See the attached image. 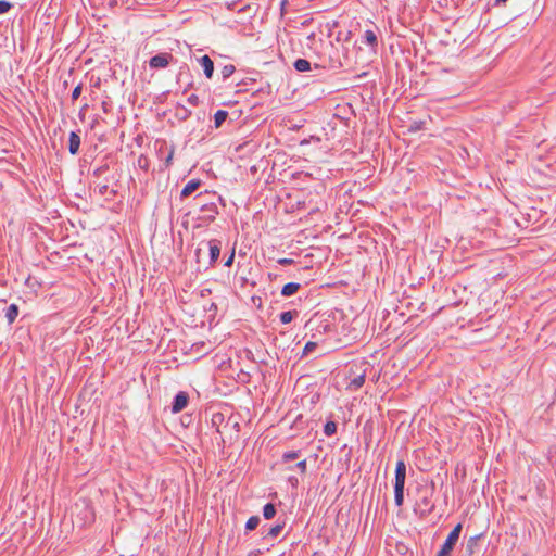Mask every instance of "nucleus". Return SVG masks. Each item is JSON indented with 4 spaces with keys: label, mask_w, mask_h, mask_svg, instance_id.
<instances>
[{
    "label": "nucleus",
    "mask_w": 556,
    "mask_h": 556,
    "mask_svg": "<svg viewBox=\"0 0 556 556\" xmlns=\"http://www.w3.org/2000/svg\"><path fill=\"white\" fill-rule=\"evenodd\" d=\"M218 204L226 206L225 200L217 193L208 194L207 203H201L199 219L204 223H211L215 220L219 214Z\"/></svg>",
    "instance_id": "obj_1"
},
{
    "label": "nucleus",
    "mask_w": 556,
    "mask_h": 556,
    "mask_svg": "<svg viewBox=\"0 0 556 556\" xmlns=\"http://www.w3.org/2000/svg\"><path fill=\"white\" fill-rule=\"evenodd\" d=\"M202 245L208 249L210 253V266H213L219 258L222 242L218 239H212L208 241H201L199 248L195 250V256L199 261L202 251Z\"/></svg>",
    "instance_id": "obj_2"
},
{
    "label": "nucleus",
    "mask_w": 556,
    "mask_h": 556,
    "mask_svg": "<svg viewBox=\"0 0 556 556\" xmlns=\"http://www.w3.org/2000/svg\"><path fill=\"white\" fill-rule=\"evenodd\" d=\"M462 528V523H457L453 528L437 556H451V552L453 551L454 546L456 545L459 539Z\"/></svg>",
    "instance_id": "obj_3"
},
{
    "label": "nucleus",
    "mask_w": 556,
    "mask_h": 556,
    "mask_svg": "<svg viewBox=\"0 0 556 556\" xmlns=\"http://www.w3.org/2000/svg\"><path fill=\"white\" fill-rule=\"evenodd\" d=\"M305 328H307L311 331H313L312 338L316 339V341L319 340V338H318L319 336L331 331V325L326 319L319 320V319H316V318H311L306 323Z\"/></svg>",
    "instance_id": "obj_4"
},
{
    "label": "nucleus",
    "mask_w": 556,
    "mask_h": 556,
    "mask_svg": "<svg viewBox=\"0 0 556 556\" xmlns=\"http://www.w3.org/2000/svg\"><path fill=\"white\" fill-rule=\"evenodd\" d=\"M174 60L172 53L161 52L149 60V66L152 70H161L165 68L169 65V63Z\"/></svg>",
    "instance_id": "obj_5"
},
{
    "label": "nucleus",
    "mask_w": 556,
    "mask_h": 556,
    "mask_svg": "<svg viewBox=\"0 0 556 556\" xmlns=\"http://www.w3.org/2000/svg\"><path fill=\"white\" fill-rule=\"evenodd\" d=\"M190 396L186 391H179L172 402V413L178 414L184 410L189 404Z\"/></svg>",
    "instance_id": "obj_6"
},
{
    "label": "nucleus",
    "mask_w": 556,
    "mask_h": 556,
    "mask_svg": "<svg viewBox=\"0 0 556 556\" xmlns=\"http://www.w3.org/2000/svg\"><path fill=\"white\" fill-rule=\"evenodd\" d=\"M406 464L403 459L396 462L394 473V489H405Z\"/></svg>",
    "instance_id": "obj_7"
},
{
    "label": "nucleus",
    "mask_w": 556,
    "mask_h": 556,
    "mask_svg": "<svg viewBox=\"0 0 556 556\" xmlns=\"http://www.w3.org/2000/svg\"><path fill=\"white\" fill-rule=\"evenodd\" d=\"M230 418L226 419L225 415L220 412H216L212 414L211 425L216 429V432L223 433V428H226L229 424Z\"/></svg>",
    "instance_id": "obj_8"
},
{
    "label": "nucleus",
    "mask_w": 556,
    "mask_h": 556,
    "mask_svg": "<svg viewBox=\"0 0 556 556\" xmlns=\"http://www.w3.org/2000/svg\"><path fill=\"white\" fill-rule=\"evenodd\" d=\"M198 61L203 68L205 77L211 79L214 74V62L212 61V59L205 54L201 56Z\"/></svg>",
    "instance_id": "obj_9"
},
{
    "label": "nucleus",
    "mask_w": 556,
    "mask_h": 556,
    "mask_svg": "<svg viewBox=\"0 0 556 556\" xmlns=\"http://www.w3.org/2000/svg\"><path fill=\"white\" fill-rule=\"evenodd\" d=\"M482 535L483 534H478L468 539L463 556H473L479 546V541L482 538Z\"/></svg>",
    "instance_id": "obj_10"
},
{
    "label": "nucleus",
    "mask_w": 556,
    "mask_h": 556,
    "mask_svg": "<svg viewBox=\"0 0 556 556\" xmlns=\"http://www.w3.org/2000/svg\"><path fill=\"white\" fill-rule=\"evenodd\" d=\"M201 186V180L200 179H191L189 180L185 187L182 188L181 192H180V198L181 199H185V198H188L189 195H191L194 191H197L199 189V187Z\"/></svg>",
    "instance_id": "obj_11"
},
{
    "label": "nucleus",
    "mask_w": 556,
    "mask_h": 556,
    "mask_svg": "<svg viewBox=\"0 0 556 556\" xmlns=\"http://www.w3.org/2000/svg\"><path fill=\"white\" fill-rule=\"evenodd\" d=\"M80 136L76 131H71L68 138V151L72 155H76L80 147Z\"/></svg>",
    "instance_id": "obj_12"
},
{
    "label": "nucleus",
    "mask_w": 556,
    "mask_h": 556,
    "mask_svg": "<svg viewBox=\"0 0 556 556\" xmlns=\"http://www.w3.org/2000/svg\"><path fill=\"white\" fill-rule=\"evenodd\" d=\"M363 42L375 49L378 46V38L374 30L367 29L363 36Z\"/></svg>",
    "instance_id": "obj_13"
},
{
    "label": "nucleus",
    "mask_w": 556,
    "mask_h": 556,
    "mask_svg": "<svg viewBox=\"0 0 556 556\" xmlns=\"http://www.w3.org/2000/svg\"><path fill=\"white\" fill-rule=\"evenodd\" d=\"M301 288V285L298 282H288L286 283L281 289V295L282 296H291L295 294Z\"/></svg>",
    "instance_id": "obj_14"
},
{
    "label": "nucleus",
    "mask_w": 556,
    "mask_h": 556,
    "mask_svg": "<svg viewBox=\"0 0 556 556\" xmlns=\"http://www.w3.org/2000/svg\"><path fill=\"white\" fill-rule=\"evenodd\" d=\"M418 506L422 507L421 513H420L421 517H426V516L430 515L434 509V505L431 504V502L428 497H422L420 500V502L418 503Z\"/></svg>",
    "instance_id": "obj_15"
},
{
    "label": "nucleus",
    "mask_w": 556,
    "mask_h": 556,
    "mask_svg": "<svg viewBox=\"0 0 556 556\" xmlns=\"http://www.w3.org/2000/svg\"><path fill=\"white\" fill-rule=\"evenodd\" d=\"M18 315V306L16 304H11L5 309V318L8 324H13Z\"/></svg>",
    "instance_id": "obj_16"
},
{
    "label": "nucleus",
    "mask_w": 556,
    "mask_h": 556,
    "mask_svg": "<svg viewBox=\"0 0 556 556\" xmlns=\"http://www.w3.org/2000/svg\"><path fill=\"white\" fill-rule=\"evenodd\" d=\"M301 455V451H287L281 455L280 463L287 465L290 462L296 460Z\"/></svg>",
    "instance_id": "obj_17"
},
{
    "label": "nucleus",
    "mask_w": 556,
    "mask_h": 556,
    "mask_svg": "<svg viewBox=\"0 0 556 556\" xmlns=\"http://www.w3.org/2000/svg\"><path fill=\"white\" fill-rule=\"evenodd\" d=\"M191 114H192L191 110L187 109L186 106H184L181 104H179L176 108L175 116L179 121H187L191 116Z\"/></svg>",
    "instance_id": "obj_18"
},
{
    "label": "nucleus",
    "mask_w": 556,
    "mask_h": 556,
    "mask_svg": "<svg viewBox=\"0 0 556 556\" xmlns=\"http://www.w3.org/2000/svg\"><path fill=\"white\" fill-rule=\"evenodd\" d=\"M293 66H294L295 71L301 72V73L307 72L312 68L311 62L307 61L306 59H296L293 63Z\"/></svg>",
    "instance_id": "obj_19"
},
{
    "label": "nucleus",
    "mask_w": 556,
    "mask_h": 556,
    "mask_svg": "<svg viewBox=\"0 0 556 556\" xmlns=\"http://www.w3.org/2000/svg\"><path fill=\"white\" fill-rule=\"evenodd\" d=\"M227 117H228V112L227 111L218 110L214 114V126H215V128H219L223 125V123L226 121Z\"/></svg>",
    "instance_id": "obj_20"
},
{
    "label": "nucleus",
    "mask_w": 556,
    "mask_h": 556,
    "mask_svg": "<svg viewBox=\"0 0 556 556\" xmlns=\"http://www.w3.org/2000/svg\"><path fill=\"white\" fill-rule=\"evenodd\" d=\"M299 315V312L293 309V311H286V312H282L280 315H279V319L282 324H289L291 323L295 317H298Z\"/></svg>",
    "instance_id": "obj_21"
},
{
    "label": "nucleus",
    "mask_w": 556,
    "mask_h": 556,
    "mask_svg": "<svg viewBox=\"0 0 556 556\" xmlns=\"http://www.w3.org/2000/svg\"><path fill=\"white\" fill-rule=\"evenodd\" d=\"M276 506L273 503H267L263 507V516L265 519H273L276 515Z\"/></svg>",
    "instance_id": "obj_22"
},
{
    "label": "nucleus",
    "mask_w": 556,
    "mask_h": 556,
    "mask_svg": "<svg viewBox=\"0 0 556 556\" xmlns=\"http://www.w3.org/2000/svg\"><path fill=\"white\" fill-rule=\"evenodd\" d=\"M136 166L143 172H148L150 168V160L147 155L140 154L137 159Z\"/></svg>",
    "instance_id": "obj_23"
},
{
    "label": "nucleus",
    "mask_w": 556,
    "mask_h": 556,
    "mask_svg": "<svg viewBox=\"0 0 556 556\" xmlns=\"http://www.w3.org/2000/svg\"><path fill=\"white\" fill-rule=\"evenodd\" d=\"M283 528H285V522H282V523H277V525H275L274 527H270V528H269V530H268V532L266 533V535H265V536H266V538H273V539H275V538H277V536L281 533V531H282V529H283Z\"/></svg>",
    "instance_id": "obj_24"
},
{
    "label": "nucleus",
    "mask_w": 556,
    "mask_h": 556,
    "mask_svg": "<svg viewBox=\"0 0 556 556\" xmlns=\"http://www.w3.org/2000/svg\"><path fill=\"white\" fill-rule=\"evenodd\" d=\"M293 469H298L302 475H305L306 470H307L306 459H302V460L298 462L294 466L289 465L286 467V470H293Z\"/></svg>",
    "instance_id": "obj_25"
},
{
    "label": "nucleus",
    "mask_w": 556,
    "mask_h": 556,
    "mask_svg": "<svg viewBox=\"0 0 556 556\" xmlns=\"http://www.w3.org/2000/svg\"><path fill=\"white\" fill-rule=\"evenodd\" d=\"M365 383V374L357 375L355 378H353L350 382V387L354 390L359 389Z\"/></svg>",
    "instance_id": "obj_26"
},
{
    "label": "nucleus",
    "mask_w": 556,
    "mask_h": 556,
    "mask_svg": "<svg viewBox=\"0 0 556 556\" xmlns=\"http://www.w3.org/2000/svg\"><path fill=\"white\" fill-rule=\"evenodd\" d=\"M260 522H261V519L258 516L250 517L245 523V530L247 531L255 530L257 528V526L260 525Z\"/></svg>",
    "instance_id": "obj_27"
},
{
    "label": "nucleus",
    "mask_w": 556,
    "mask_h": 556,
    "mask_svg": "<svg viewBox=\"0 0 556 556\" xmlns=\"http://www.w3.org/2000/svg\"><path fill=\"white\" fill-rule=\"evenodd\" d=\"M337 432V424L334 421H327L324 426V433L327 437H331Z\"/></svg>",
    "instance_id": "obj_28"
},
{
    "label": "nucleus",
    "mask_w": 556,
    "mask_h": 556,
    "mask_svg": "<svg viewBox=\"0 0 556 556\" xmlns=\"http://www.w3.org/2000/svg\"><path fill=\"white\" fill-rule=\"evenodd\" d=\"M395 505L401 507L404 503V489H394Z\"/></svg>",
    "instance_id": "obj_29"
},
{
    "label": "nucleus",
    "mask_w": 556,
    "mask_h": 556,
    "mask_svg": "<svg viewBox=\"0 0 556 556\" xmlns=\"http://www.w3.org/2000/svg\"><path fill=\"white\" fill-rule=\"evenodd\" d=\"M236 71V67L235 65L232 64H227L225 65L223 68H222V76H223V79H227L229 78Z\"/></svg>",
    "instance_id": "obj_30"
},
{
    "label": "nucleus",
    "mask_w": 556,
    "mask_h": 556,
    "mask_svg": "<svg viewBox=\"0 0 556 556\" xmlns=\"http://www.w3.org/2000/svg\"><path fill=\"white\" fill-rule=\"evenodd\" d=\"M212 192L211 191H205V192H201L199 193L194 200L197 202V205L199 206V208H201V203H207V200H208V194H211Z\"/></svg>",
    "instance_id": "obj_31"
},
{
    "label": "nucleus",
    "mask_w": 556,
    "mask_h": 556,
    "mask_svg": "<svg viewBox=\"0 0 556 556\" xmlns=\"http://www.w3.org/2000/svg\"><path fill=\"white\" fill-rule=\"evenodd\" d=\"M13 8V4L7 0H0V14L8 13Z\"/></svg>",
    "instance_id": "obj_32"
},
{
    "label": "nucleus",
    "mask_w": 556,
    "mask_h": 556,
    "mask_svg": "<svg viewBox=\"0 0 556 556\" xmlns=\"http://www.w3.org/2000/svg\"><path fill=\"white\" fill-rule=\"evenodd\" d=\"M109 170V165L108 164H104V165H101L97 168L93 169L92 172V175L94 177H100L101 175H103L104 173H106Z\"/></svg>",
    "instance_id": "obj_33"
},
{
    "label": "nucleus",
    "mask_w": 556,
    "mask_h": 556,
    "mask_svg": "<svg viewBox=\"0 0 556 556\" xmlns=\"http://www.w3.org/2000/svg\"><path fill=\"white\" fill-rule=\"evenodd\" d=\"M317 346V341H308L304 349H303V354L306 355L308 354L309 352H312L315 348Z\"/></svg>",
    "instance_id": "obj_34"
},
{
    "label": "nucleus",
    "mask_w": 556,
    "mask_h": 556,
    "mask_svg": "<svg viewBox=\"0 0 556 556\" xmlns=\"http://www.w3.org/2000/svg\"><path fill=\"white\" fill-rule=\"evenodd\" d=\"M173 156H174V148L172 147L169 149L167 156L164 160V168H168L172 165Z\"/></svg>",
    "instance_id": "obj_35"
},
{
    "label": "nucleus",
    "mask_w": 556,
    "mask_h": 556,
    "mask_svg": "<svg viewBox=\"0 0 556 556\" xmlns=\"http://www.w3.org/2000/svg\"><path fill=\"white\" fill-rule=\"evenodd\" d=\"M81 89H83L81 84H79L78 86H76V87L73 89V91H72V100H73V101H76V100L80 97V94H81Z\"/></svg>",
    "instance_id": "obj_36"
},
{
    "label": "nucleus",
    "mask_w": 556,
    "mask_h": 556,
    "mask_svg": "<svg viewBox=\"0 0 556 556\" xmlns=\"http://www.w3.org/2000/svg\"><path fill=\"white\" fill-rule=\"evenodd\" d=\"M187 102L192 106H198L200 103L199 97L194 93L190 94L187 99Z\"/></svg>",
    "instance_id": "obj_37"
},
{
    "label": "nucleus",
    "mask_w": 556,
    "mask_h": 556,
    "mask_svg": "<svg viewBox=\"0 0 556 556\" xmlns=\"http://www.w3.org/2000/svg\"><path fill=\"white\" fill-rule=\"evenodd\" d=\"M97 188H98V193L100 195H105L108 193V191H109V186L106 184L99 185Z\"/></svg>",
    "instance_id": "obj_38"
},
{
    "label": "nucleus",
    "mask_w": 556,
    "mask_h": 556,
    "mask_svg": "<svg viewBox=\"0 0 556 556\" xmlns=\"http://www.w3.org/2000/svg\"><path fill=\"white\" fill-rule=\"evenodd\" d=\"M278 264L282 265V266H287V265H292L294 264V260L292 258H279L277 261Z\"/></svg>",
    "instance_id": "obj_39"
},
{
    "label": "nucleus",
    "mask_w": 556,
    "mask_h": 556,
    "mask_svg": "<svg viewBox=\"0 0 556 556\" xmlns=\"http://www.w3.org/2000/svg\"><path fill=\"white\" fill-rule=\"evenodd\" d=\"M233 260H235V249H232V252L231 254L229 255V257L225 261V266L226 267H230L232 264H233Z\"/></svg>",
    "instance_id": "obj_40"
},
{
    "label": "nucleus",
    "mask_w": 556,
    "mask_h": 556,
    "mask_svg": "<svg viewBox=\"0 0 556 556\" xmlns=\"http://www.w3.org/2000/svg\"><path fill=\"white\" fill-rule=\"evenodd\" d=\"M288 481H289V483H290L292 486H294V488H296V486H298V484H299V480H298V478H296V477H294V476L289 477V478H288Z\"/></svg>",
    "instance_id": "obj_41"
},
{
    "label": "nucleus",
    "mask_w": 556,
    "mask_h": 556,
    "mask_svg": "<svg viewBox=\"0 0 556 556\" xmlns=\"http://www.w3.org/2000/svg\"><path fill=\"white\" fill-rule=\"evenodd\" d=\"M315 66H316V67H319V65H317V64H316ZM320 67H323V68H326V67L336 68L337 66H336V64H334L333 62H331V61H330V63H329V64L323 63V64L320 65Z\"/></svg>",
    "instance_id": "obj_42"
},
{
    "label": "nucleus",
    "mask_w": 556,
    "mask_h": 556,
    "mask_svg": "<svg viewBox=\"0 0 556 556\" xmlns=\"http://www.w3.org/2000/svg\"><path fill=\"white\" fill-rule=\"evenodd\" d=\"M102 109L105 113L109 112V104L105 101L102 102Z\"/></svg>",
    "instance_id": "obj_43"
},
{
    "label": "nucleus",
    "mask_w": 556,
    "mask_h": 556,
    "mask_svg": "<svg viewBox=\"0 0 556 556\" xmlns=\"http://www.w3.org/2000/svg\"><path fill=\"white\" fill-rule=\"evenodd\" d=\"M507 0H495V4L505 3Z\"/></svg>",
    "instance_id": "obj_44"
},
{
    "label": "nucleus",
    "mask_w": 556,
    "mask_h": 556,
    "mask_svg": "<svg viewBox=\"0 0 556 556\" xmlns=\"http://www.w3.org/2000/svg\"><path fill=\"white\" fill-rule=\"evenodd\" d=\"M191 86V84L188 85V87L186 89H184V93L187 92L188 88Z\"/></svg>",
    "instance_id": "obj_45"
},
{
    "label": "nucleus",
    "mask_w": 556,
    "mask_h": 556,
    "mask_svg": "<svg viewBox=\"0 0 556 556\" xmlns=\"http://www.w3.org/2000/svg\"><path fill=\"white\" fill-rule=\"evenodd\" d=\"M165 146H166V143H165V142H162V146H161V148H160V151H161V150H162V148H163V147H165Z\"/></svg>",
    "instance_id": "obj_46"
},
{
    "label": "nucleus",
    "mask_w": 556,
    "mask_h": 556,
    "mask_svg": "<svg viewBox=\"0 0 556 556\" xmlns=\"http://www.w3.org/2000/svg\"><path fill=\"white\" fill-rule=\"evenodd\" d=\"M312 556H321L319 553H314Z\"/></svg>",
    "instance_id": "obj_47"
}]
</instances>
